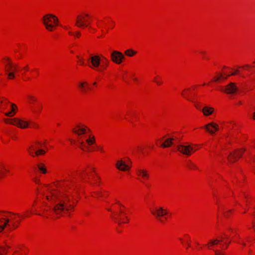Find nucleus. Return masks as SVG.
<instances>
[{"mask_svg":"<svg viewBox=\"0 0 255 255\" xmlns=\"http://www.w3.org/2000/svg\"><path fill=\"white\" fill-rule=\"evenodd\" d=\"M88 62L91 69L99 73L106 71L110 64V60L102 54H91Z\"/></svg>","mask_w":255,"mask_h":255,"instance_id":"obj_7","label":"nucleus"},{"mask_svg":"<svg viewBox=\"0 0 255 255\" xmlns=\"http://www.w3.org/2000/svg\"><path fill=\"white\" fill-rule=\"evenodd\" d=\"M34 129H38L39 128V125L35 122H31L30 121V128Z\"/></svg>","mask_w":255,"mask_h":255,"instance_id":"obj_46","label":"nucleus"},{"mask_svg":"<svg viewBox=\"0 0 255 255\" xmlns=\"http://www.w3.org/2000/svg\"><path fill=\"white\" fill-rule=\"evenodd\" d=\"M36 168L39 172L42 174H45L47 173L46 166L42 162L38 163L36 164Z\"/></svg>","mask_w":255,"mask_h":255,"instance_id":"obj_36","label":"nucleus"},{"mask_svg":"<svg viewBox=\"0 0 255 255\" xmlns=\"http://www.w3.org/2000/svg\"><path fill=\"white\" fill-rule=\"evenodd\" d=\"M152 82L158 86H160L164 83L162 77L157 74L153 77Z\"/></svg>","mask_w":255,"mask_h":255,"instance_id":"obj_37","label":"nucleus"},{"mask_svg":"<svg viewBox=\"0 0 255 255\" xmlns=\"http://www.w3.org/2000/svg\"><path fill=\"white\" fill-rule=\"evenodd\" d=\"M201 147L200 144L185 143L178 146V150L184 155L189 156Z\"/></svg>","mask_w":255,"mask_h":255,"instance_id":"obj_17","label":"nucleus"},{"mask_svg":"<svg viewBox=\"0 0 255 255\" xmlns=\"http://www.w3.org/2000/svg\"><path fill=\"white\" fill-rule=\"evenodd\" d=\"M28 249L23 245H20L14 251L12 255H27Z\"/></svg>","mask_w":255,"mask_h":255,"instance_id":"obj_30","label":"nucleus"},{"mask_svg":"<svg viewBox=\"0 0 255 255\" xmlns=\"http://www.w3.org/2000/svg\"><path fill=\"white\" fill-rule=\"evenodd\" d=\"M246 150V148H241L231 153L228 157V161L230 163H234L236 162L242 156Z\"/></svg>","mask_w":255,"mask_h":255,"instance_id":"obj_22","label":"nucleus"},{"mask_svg":"<svg viewBox=\"0 0 255 255\" xmlns=\"http://www.w3.org/2000/svg\"><path fill=\"white\" fill-rule=\"evenodd\" d=\"M125 54L127 56L132 57L136 54V51L131 49H128L125 50Z\"/></svg>","mask_w":255,"mask_h":255,"instance_id":"obj_43","label":"nucleus"},{"mask_svg":"<svg viewBox=\"0 0 255 255\" xmlns=\"http://www.w3.org/2000/svg\"><path fill=\"white\" fill-rule=\"evenodd\" d=\"M21 70H23L24 72H27L29 71V68L28 65H26L25 66L23 67Z\"/></svg>","mask_w":255,"mask_h":255,"instance_id":"obj_51","label":"nucleus"},{"mask_svg":"<svg viewBox=\"0 0 255 255\" xmlns=\"http://www.w3.org/2000/svg\"><path fill=\"white\" fill-rule=\"evenodd\" d=\"M26 101L27 103L31 105H37V107L33 108V111L35 113L39 114L42 109V106L40 104H38V101L36 96L30 94L26 96Z\"/></svg>","mask_w":255,"mask_h":255,"instance_id":"obj_20","label":"nucleus"},{"mask_svg":"<svg viewBox=\"0 0 255 255\" xmlns=\"http://www.w3.org/2000/svg\"><path fill=\"white\" fill-rule=\"evenodd\" d=\"M216 248V250H215V255H225V253L224 251L225 250H222L220 248H219V246H214L212 247V249Z\"/></svg>","mask_w":255,"mask_h":255,"instance_id":"obj_40","label":"nucleus"},{"mask_svg":"<svg viewBox=\"0 0 255 255\" xmlns=\"http://www.w3.org/2000/svg\"><path fill=\"white\" fill-rule=\"evenodd\" d=\"M247 212V210H246L244 212H243V214H245Z\"/></svg>","mask_w":255,"mask_h":255,"instance_id":"obj_60","label":"nucleus"},{"mask_svg":"<svg viewBox=\"0 0 255 255\" xmlns=\"http://www.w3.org/2000/svg\"><path fill=\"white\" fill-rule=\"evenodd\" d=\"M178 240L180 243L185 247L186 249H189L191 247V238L188 234H184L182 236L179 237Z\"/></svg>","mask_w":255,"mask_h":255,"instance_id":"obj_28","label":"nucleus"},{"mask_svg":"<svg viewBox=\"0 0 255 255\" xmlns=\"http://www.w3.org/2000/svg\"><path fill=\"white\" fill-rule=\"evenodd\" d=\"M187 166L189 168L191 169H197V166L192 161H189L187 163Z\"/></svg>","mask_w":255,"mask_h":255,"instance_id":"obj_45","label":"nucleus"},{"mask_svg":"<svg viewBox=\"0 0 255 255\" xmlns=\"http://www.w3.org/2000/svg\"><path fill=\"white\" fill-rule=\"evenodd\" d=\"M41 23L48 32H53L57 30L59 21L55 15L47 13L42 17Z\"/></svg>","mask_w":255,"mask_h":255,"instance_id":"obj_11","label":"nucleus"},{"mask_svg":"<svg viewBox=\"0 0 255 255\" xmlns=\"http://www.w3.org/2000/svg\"><path fill=\"white\" fill-rule=\"evenodd\" d=\"M14 126L24 129L30 128V121L24 118H15Z\"/></svg>","mask_w":255,"mask_h":255,"instance_id":"obj_23","label":"nucleus"},{"mask_svg":"<svg viewBox=\"0 0 255 255\" xmlns=\"http://www.w3.org/2000/svg\"><path fill=\"white\" fill-rule=\"evenodd\" d=\"M219 90L227 94H234L238 90V88L235 83L231 82L225 87H221Z\"/></svg>","mask_w":255,"mask_h":255,"instance_id":"obj_24","label":"nucleus"},{"mask_svg":"<svg viewBox=\"0 0 255 255\" xmlns=\"http://www.w3.org/2000/svg\"><path fill=\"white\" fill-rule=\"evenodd\" d=\"M231 241L242 245L243 247L247 246L246 242L241 239L239 231L236 229H231L224 236L217 239L211 240L206 246L210 250H211L214 246H219L222 250H226Z\"/></svg>","mask_w":255,"mask_h":255,"instance_id":"obj_5","label":"nucleus"},{"mask_svg":"<svg viewBox=\"0 0 255 255\" xmlns=\"http://www.w3.org/2000/svg\"><path fill=\"white\" fill-rule=\"evenodd\" d=\"M215 109L210 106H205L201 110L203 115L205 117H209L213 115L215 113Z\"/></svg>","mask_w":255,"mask_h":255,"instance_id":"obj_31","label":"nucleus"},{"mask_svg":"<svg viewBox=\"0 0 255 255\" xmlns=\"http://www.w3.org/2000/svg\"><path fill=\"white\" fill-rule=\"evenodd\" d=\"M17 106L10 103L4 97H0V113L8 117H13L16 114Z\"/></svg>","mask_w":255,"mask_h":255,"instance_id":"obj_12","label":"nucleus"},{"mask_svg":"<svg viewBox=\"0 0 255 255\" xmlns=\"http://www.w3.org/2000/svg\"><path fill=\"white\" fill-rule=\"evenodd\" d=\"M1 63L4 68L7 79L8 80L15 79L19 70L18 65L7 56H5L2 59Z\"/></svg>","mask_w":255,"mask_h":255,"instance_id":"obj_10","label":"nucleus"},{"mask_svg":"<svg viewBox=\"0 0 255 255\" xmlns=\"http://www.w3.org/2000/svg\"><path fill=\"white\" fill-rule=\"evenodd\" d=\"M78 87L82 93H87L90 90L89 84L86 81L80 82L78 84Z\"/></svg>","mask_w":255,"mask_h":255,"instance_id":"obj_33","label":"nucleus"},{"mask_svg":"<svg viewBox=\"0 0 255 255\" xmlns=\"http://www.w3.org/2000/svg\"><path fill=\"white\" fill-rule=\"evenodd\" d=\"M75 136V142L77 147L85 152H92L96 150V137L91 129L86 124L78 122L72 129Z\"/></svg>","mask_w":255,"mask_h":255,"instance_id":"obj_2","label":"nucleus"},{"mask_svg":"<svg viewBox=\"0 0 255 255\" xmlns=\"http://www.w3.org/2000/svg\"><path fill=\"white\" fill-rule=\"evenodd\" d=\"M228 76L224 73H217L212 79V82L221 83L226 80Z\"/></svg>","mask_w":255,"mask_h":255,"instance_id":"obj_32","label":"nucleus"},{"mask_svg":"<svg viewBox=\"0 0 255 255\" xmlns=\"http://www.w3.org/2000/svg\"><path fill=\"white\" fill-rule=\"evenodd\" d=\"M64 29L67 31L68 35L71 36H73L74 34V31L72 30V28L70 26H65Z\"/></svg>","mask_w":255,"mask_h":255,"instance_id":"obj_44","label":"nucleus"},{"mask_svg":"<svg viewBox=\"0 0 255 255\" xmlns=\"http://www.w3.org/2000/svg\"><path fill=\"white\" fill-rule=\"evenodd\" d=\"M37 198L31 212L45 218H59L73 212L78 202L77 193L70 178L48 185L41 184L40 177H35Z\"/></svg>","mask_w":255,"mask_h":255,"instance_id":"obj_1","label":"nucleus"},{"mask_svg":"<svg viewBox=\"0 0 255 255\" xmlns=\"http://www.w3.org/2000/svg\"><path fill=\"white\" fill-rule=\"evenodd\" d=\"M231 241L242 245L243 247L247 246L246 242L241 239L239 231L236 229H231L224 236L217 239L211 240L206 246L210 250H211L214 246H219L222 250H226Z\"/></svg>","mask_w":255,"mask_h":255,"instance_id":"obj_4","label":"nucleus"},{"mask_svg":"<svg viewBox=\"0 0 255 255\" xmlns=\"http://www.w3.org/2000/svg\"><path fill=\"white\" fill-rule=\"evenodd\" d=\"M29 215H30V214H26L24 215V217H28L29 216Z\"/></svg>","mask_w":255,"mask_h":255,"instance_id":"obj_56","label":"nucleus"},{"mask_svg":"<svg viewBox=\"0 0 255 255\" xmlns=\"http://www.w3.org/2000/svg\"><path fill=\"white\" fill-rule=\"evenodd\" d=\"M10 248L11 246L8 243L5 246H0V255H5Z\"/></svg>","mask_w":255,"mask_h":255,"instance_id":"obj_39","label":"nucleus"},{"mask_svg":"<svg viewBox=\"0 0 255 255\" xmlns=\"http://www.w3.org/2000/svg\"><path fill=\"white\" fill-rule=\"evenodd\" d=\"M31 72L35 73V74H36L37 75L38 74V73H39L38 70L37 69H32L31 70Z\"/></svg>","mask_w":255,"mask_h":255,"instance_id":"obj_53","label":"nucleus"},{"mask_svg":"<svg viewBox=\"0 0 255 255\" xmlns=\"http://www.w3.org/2000/svg\"><path fill=\"white\" fill-rule=\"evenodd\" d=\"M3 121L6 124L11 125L14 126L15 118L12 119L5 118L3 119Z\"/></svg>","mask_w":255,"mask_h":255,"instance_id":"obj_41","label":"nucleus"},{"mask_svg":"<svg viewBox=\"0 0 255 255\" xmlns=\"http://www.w3.org/2000/svg\"><path fill=\"white\" fill-rule=\"evenodd\" d=\"M216 204L218 207V213L219 214H223L225 217L229 218L234 214V209L225 210L222 204L218 202H217Z\"/></svg>","mask_w":255,"mask_h":255,"instance_id":"obj_26","label":"nucleus"},{"mask_svg":"<svg viewBox=\"0 0 255 255\" xmlns=\"http://www.w3.org/2000/svg\"><path fill=\"white\" fill-rule=\"evenodd\" d=\"M231 241L242 245L243 247L247 246L246 242L241 239L239 231L236 229H231L224 236L217 239L211 240L206 246L210 250H211L214 246H219L222 250H226Z\"/></svg>","mask_w":255,"mask_h":255,"instance_id":"obj_3","label":"nucleus"},{"mask_svg":"<svg viewBox=\"0 0 255 255\" xmlns=\"http://www.w3.org/2000/svg\"><path fill=\"white\" fill-rule=\"evenodd\" d=\"M109 195L107 192L105 191H100L92 193L91 196L97 198H106Z\"/></svg>","mask_w":255,"mask_h":255,"instance_id":"obj_34","label":"nucleus"},{"mask_svg":"<svg viewBox=\"0 0 255 255\" xmlns=\"http://www.w3.org/2000/svg\"><path fill=\"white\" fill-rule=\"evenodd\" d=\"M81 176L85 181L93 184H98L99 178L96 173L94 168L89 167L81 172Z\"/></svg>","mask_w":255,"mask_h":255,"instance_id":"obj_15","label":"nucleus"},{"mask_svg":"<svg viewBox=\"0 0 255 255\" xmlns=\"http://www.w3.org/2000/svg\"><path fill=\"white\" fill-rule=\"evenodd\" d=\"M250 68V67L248 65H245V66H243V67H241L238 69H237L234 72L232 73L231 74V75H238L241 72V69H245V70H248V69H249Z\"/></svg>","mask_w":255,"mask_h":255,"instance_id":"obj_42","label":"nucleus"},{"mask_svg":"<svg viewBox=\"0 0 255 255\" xmlns=\"http://www.w3.org/2000/svg\"><path fill=\"white\" fill-rule=\"evenodd\" d=\"M93 17L89 13L82 12L76 17L75 25L83 29H87L90 33H95L96 28L92 25Z\"/></svg>","mask_w":255,"mask_h":255,"instance_id":"obj_9","label":"nucleus"},{"mask_svg":"<svg viewBox=\"0 0 255 255\" xmlns=\"http://www.w3.org/2000/svg\"><path fill=\"white\" fill-rule=\"evenodd\" d=\"M8 171L5 166L0 162V180L5 177Z\"/></svg>","mask_w":255,"mask_h":255,"instance_id":"obj_38","label":"nucleus"},{"mask_svg":"<svg viewBox=\"0 0 255 255\" xmlns=\"http://www.w3.org/2000/svg\"><path fill=\"white\" fill-rule=\"evenodd\" d=\"M97 85V82H95L93 83V85Z\"/></svg>","mask_w":255,"mask_h":255,"instance_id":"obj_58","label":"nucleus"},{"mask_svg":"<svg viewBox=\"0 0 255 255\" xmlns=\"http://www.w3.org/2000/svg\"><path fill=\"white\" fill-rule=\"evenodd\" d=\"M96 26L98 28L101 29L102 31H108L114 28L115 22L111 17H107L103 19L97 20Z\"/></svg>","mask_w":255,"mask_h":255,"instance_id":"obj_18","label":"nucleus"},{"mask_svg":"<svg viewBox=\"0 0 255 255\" xmlns=\"http://www.w3.org/2000/svg\"><path fill=\"white\" fill-rule=\"evenodd\" d=\"M81 35V32L79 31H76L74 32V37L75 38H79Z\"/></svg>","mask_w":255,"mask_h":255,"instance_id":"obj_50","label":"nucleus"},{"mask_svg":"<svg viewBox=\"0 0 255 255\" xmlns=\"http://www.w3.org/2000/svg\"><path fill=\"white\" fill-rule=\"evenodd\" d=\"M79 59L77 61V63L78 65L80 66H84L85 65V61L84 59L82 58L79 57Z\"/></svg>","mask_w":255,"mask_h":255,"instance_id":"obj_48","label":"nucleus"},{"mask_svg":"<svg viewBox=\"0 0 255 255\" xmlns=\"http://www.w3.org/2000/svg\"><path fill=\"white\" fill-rule=\"evenodd\" d=\"M97 150L100 151L102 153H105V150L103 146H101V145L98 146L97 147Z\"/></svg>","mask_w":255,"mask_h":255,"instance_id":"obj_49","label":"nucleus"},{"mask_svg":"<svg viewBox=\"0 0 255 255\" xmlns=\"http://www.w3.org/2000/svg\"><path fill=\"white\" fill-rule=\"evenodd\" d=\"M136 114V112L134 111H128L127 113V114L126 115L125 118L127 120H128L129 117L131 116H134Z\"/></svg>","mask_w":255,"mask_h":255,"instance_id":"obj_47","label":"nucleus"},{"mask_svg":"<svg viewBox=\"0 0 255 255\" xmlns=\"http://www.w3.org/2000/svg\"><path fill=\"white\" fill-rule=\"evenodd\" d=\"M249 239H246V242H249Z\"/></svg>","mask_w":255,"mask_h":255,"instance_id":"obj_59","label":"nucleus"},{"mask_svg":"<svg viewBox=\"0 0 255 255\" xmlns=\"http://www.w3.org/2000/svg\"><path fill=\"white\" fill-rule=\"evenodd\" d=\"M111 60L117 65L121 64L125 59L124 55L120 51L113 50L110 54Z\"/></svg>","mask_w":255,"mask_h":255,"instance_id":"obj_21","label":"nucleus"},{"mask_svg":"<svg viewBox=\"0 0 255 255\" xmlns=\"http://www.w3.org/2000/svg\"><path fill=\"white\" fill-rule=\"evenodd\" d=\"M253 119L254 120H255V112H254V114H253Z\"/></svg>","mask_w":255,"mask_h":255,"instance_id":"obj_57","label":"nucleus"},{"mask_svg":"<svg viewBox=\"0 0 255 255\" xmlns=\"http://www.w3.org/2000/svg\"><path fill=\"white\" fill-rule=\"evenodd\" d=\"M108 210L111 212V216L113 220L119 226L129 222V214L128 210L120 202L113 204Z\"/></svg>","mask_w":255,"mask_h":255,"instance_id":"obj_6","label":"nucleus"},{"mask_svg":"<svg viewBox=\"0 0 255 255\" xmlns=\"http://www.w3.org/2000/svg\"><path fill=\"white\" fill-rule=\"evenodd\" d=\"M20 220V216L18 214L10 212L1 214L0 215V232L6 227L10 230L15 229L18 227Z\"/></svg>","mask_w":255,"mask_h":255,"instance_id":"obj_8","label":"nucleus"},{"mask_svg":"<svg viewBox=\"0 0 255 255\" xmlns=\"http://www.w3.org/2000/svg\"><path fill=\"white\" fill-rule=\"evenodd\" d=\"M248 255H255V252L252 250H249L248 251Z\"/></svg>","mask_w":255,"mask_h":255,"instance_id":"obj_52","label":"nucleus"},{"mask_svg":"<svg viewBox=\"0 0 255 255\" xmlns=\"http://www.w3.org/2000/svg\"><path fill=\"white\" fill-rule=\"evenodd\" d=\"M196 248H197L198 250H200V249H201L202 248V247H200V245H199V244L198 243H196Z\"/></svg>","mask_w":255,"mask_h":255,"instance_id":"obj_54","label":"nucleus"},{"mask_svg":"<svg viewBox=\"0 0 255 255\" xmlns=\"http://www.w3.org/2000/svg\"><path fill=\"white\" fill-rule=\"evenodd\" d=\"M243 104V102L241 101H238L236 104V105H237V106H241Z\"/></svg>","mask_w":255,"mask_h":255,"instance_id":"obj_55","label":"nucleus"},{"mask_svg":"<svg viewBox=\"0 0 255 255\" xmlns=\"http://www.w3.org/2000/svg\"><path fill=\"white\" fill-rule=\"evenodd\" d=\"M176 138L174 137H170L167 138L160 146L163 148H166L170 147L172 144L174 143Z\"/></svg>","mask_w":255,"mask_h":255,"instance_id":"obj_35","label":"nucleus"},{"mask_svg":"<svg viewBox=\"0 0 255 255\" xmlns=\"http://www.w3.org/2000/svg\"><path fill=\"white\" fill-rule=\"evenodd\" d=\"M237 204H239L241 205H248L249 202V197L247 194L242 192L240 193H238L234 195Z\"/></svg>","mask_w":255,"mask_h":255,"instance_id":"obj_25","label":"nucleus"},{"mask_svg":"<svg viewBox=\"0 0 255 255\" xmlns=\"http://www.w3.org/2000/svg\"><path fill=\"white\" fill-rule=\"evenodd\" d=\"M135 174L137 179L143 183L148 181L150 179L148 170L143 167H137L135 169Z\"/></svg>","mask_w":255,"mask_h":255,"instance_id":"obj_19","label":"nucleus"},{"mask_svg":"<svg viewBox=\"0 0 255 255\" xmlns=\"http://www.w3.org/2000/svg\"><path fill=\"white\" fill-rule=\"evenodd\" d=\"M151 214L160 223L164 224L171 217V213L166 208L155 206L150 209Z\"/></svg>","mask_w":255,"mask_h":255,"instance_id":"obj_13","label":"nucleus"},{"mask_svg":"<svg viewBox=\"0 0 255 255\" xmlns=\"http://www.w3.org/2000/svg\"><path fill=\"white\" fill-rule=\"evenodd\" d=\"M202 128H205L207 132L212 134L215 133L219 130V126L217 124L214 122H211L206 125L205 126L203 127Z\"/></svg>","mask_w":255,"mask_h":255,"instance_id":"obj_27","label":"nucleus"},{"mask_svg":"<svg viewBox=\"0 0 255 255\" xmlns=\"http://www.w3.org/2000/svg\"><path fill=\"white\" fill-rule=\"evenodd\" d=\"M41 147V142L38 140H34L31 141L27 146L26 151L32 157L44 155L46 151Z\"/></svg>","mask_w":255,"mask_h":255,"instance_id":"obj_14","label":"nucleus"},{"mask_svg":"<svg viewBox=\"0 0 255 255\" xmlns=\"http://www.w3.org/2000/svg\"><path fill=\"white\" fill-rule=\"evenodd\" d=\"M115 168L119 171L128 172L132 166L131 160L128 157H123L118 159L115 164Z\"/></svg>","mask_w":255,"mask_h":255,"instance_id":"obj_16","label":"nucleus"},{"mask_svg":"<svg viewBox=\"0 0 255 255\" xmlns=\"http://www.w3.org/2000/svg\"><path fill=\"white\" fill-rule=\"evenodd\" d=\"M197 87V86L194 85L190 88L184 89L181 93L182 97L186 99L187 100H190V96L193 94V91Z\"/></svg>","mask_w":255,"mask_h":255,"instance_id":"obj_29","label":"nucleus"},{"mask_svg":"<svg viewBox=\"0 0 255 255\" xmlns=\"http://www.w3.org/2000/svg\"><path fill=\"white\" fill-rule=\"evenodd\" d=\"M134 81H136L137 80V79L136 78H135L134 79H133Z\"/></svg>","mask_w":255,"mask_h":255,"instance_id":"obj_61","label":"nucleus"}]
</instances>
